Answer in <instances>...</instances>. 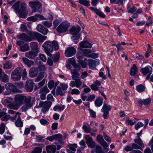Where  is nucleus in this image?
Masks as SVG:
<instances>
[{
	"label": "nucleus",
	"instance_id": "obj_1",
	"mask_svg": "<svg viewBox=\"0 0 153 153\" xmlns=\"http://www.w3.org/2000/svg\"><path fill=\"white\" fill-rule=\"evenodd\" d=\"M13 102L10 103L8 105L9 108L14 110H17L22 105L25 104L22 106V110L23 111H26L32 107L35 102V99H32L30 96H25L21 94H18L15 96L14 98Z\"/></svg>",
	"mask_w": 153,
	"mask_h": 153
},
{
	"label": "nucleus",
	"instance_id": "obj_2",
	"mask_svg": "<svg viewBox=\"0 0 153 153\" xmlns=\"http://www.w3.org/2000/svg\"><path fill=\"white\" fill-rule=\"evenodd\" d=\"M42 46L44 48L46 53L50 56H51L52 55L51 52H52L54 49L55 51H56L59 49L58 44L55 41L51 42H46L42 45Z\"/></svg>",
	"mask_w": 153,
	"mask_h": 153
},
{
	"label": "nucleus",
	"instance_id": "obj_3",
	"mask_svg": "<svg viewBox=\"0 0 153 153\" xmlns=\"http://www.w3.org/2000/svg\"><path fill=\"white\" fill-rule=\"evenodd\" d=\"M30 7L32 9L33 13L38 12L41 13L42 12V4L38 0L30 1L29 3Z\"/></svg>",
	"mask_w": 153,
	"mask_h": 153
},
{
	"label": "nucleus",
	"instance_id": "obj_4",
	"mask_svg": "<svg viewBox=\"0 0 153 153\" xmlns=\"http://www.w3.org/2000/svg\"><path fill=\"white\" fill-rule=\"evenodd\" d=\"M80 47L79 48L80 51L86 54L91 53L92 51L90 49H86L85 48H91L92 44L87 41H82L79 43Z\"/></svg>",
	"mask_w": 153,
	"mask_h": 153
},
{
	"label": "nucleus",
	"instance_id": "obj_5",
	"mask_svg": "<svg viewBox=\"0 0 153 153\" xmlns=\"http://www.w3.org/2000/svg\"><path fill=\"white\" fill-rule=\"evenodd\" d=\"M80 74L78 73L77 75H72L71 76L72 79L74 81L70 82L69 85L72 87L76 86L77 88H79L82 85V82L80 78L79 77Z\"/></svg>",
	"mask_w": 153,
	"mask_h": 153
},
{
	"label": "nucleus",
	"instance_id": "obj_6",
	"mask_svg": "<svg viewBox=\"0 0 153 153\" xmlns=\"http://www.w3.org/2000/svg\"><path fill=\"white\" fill-rule=\"evenodd\" d=\"M81 30V28L78 25L76 27L73 26L70 30V33L73 35L75 36L71 37L73 40H76L79 39L80 36V35L79 32Z\"/></svg>",
	"mask_w": 153,
	"mask_h": 153
},
{
	"label": "nucleus",
	"instance_id": "obj_7",
	"mask_svg": "<svg viewBox=\"0 0 153 153\" xmlns=\"http://www.w3.org/2000/svg\"><path fill=\"white\" fill-rule=\"evenodd\" d=\"M52 104L51 101L43 102L40 101L38 107L39 108H42L41 111L45 114L49 110Z\"/></svg>",
	"mask_w": 153,
	"mask_h": 153
},
{
	"label": "nucleus",
	"instance_id": "obj_8",
	"mask_svg": "<svg viewBox=\"0 0 153 153\" xmlns=\"http://www.w3.org/2000/svg\"><path fill=\"white\" fill-rule=\"evenodd\" d=\"M27 4L25 3H22L19 9L18 13L19 17L22 18H25L27 16L28 12L27 10Z\"/></svg>",
	"mask_w": 153,
	"mask_h": 153
},
{
	"label": "nucleus",
	"instance_id": "obj_9",
	"mask_svg": "<svg viewBox=\"0 0 153 153\" xmlns=\"http://www.w3.org/2000/svg\"><path fill=\"white\" fill-rule=\"evenodd\" d=\"M21 77L20 68L19 67H17L12 72L11 77L14 81H18L20 80Z\"/></svg>",
	"mask_w": 153,
	"mask_h": 153
},
{
	"label": "nucleus",
	"instance_id": "obj_10",
	"mask_svg": "<svg viewBox=\"0 0 153 153\" xmlns=\"http://www.w3.org/2000/svg\"><path fill=\"white\" fill-rule=\"evenodd\" d=\"M62 135L61 134H58L48 137L46 138V139L50 141H52L53 140H55L63 145L64 142L62 140Z\"/></svg>",
	"mask_w": 153,
	"mask_h": 153
},
{
	"label": "nucleus",
	"instance_id": "obj_11",
	"mask_svg": "<svg viewBox=\"0 0 153 153\" xmlns=\"http://www.w3.org/2000/svg\"><path fill=\"white\" fill-rule=\"evenodd\" d=\"M69 24L66 22H62L57 27L56 30L60 33H65L67 31L69 27Z\"/></svg>",
	"mask_w": 153,
	"mask_h": 153
},
{
	"label": "nucleus",
	"instance_id": "obj_12",
	"mask_svg": "<svg viewBox=\"0 0 153 153\" xmlns=\"http://www.w3.org/2000/svg\"><path fill=\"white\" fill-rule=\"evenodd\" d=\"M5 88L6 89L4 93V95H8L12 92H15L16 91L15 86L11 83H7L6 84Z\"/></svg>",
	"mask_w": 153,
	"mask_h": 153
},
{
	"label": "nucleus",
	"instance_id": "obj_13",
	"mask_svg": "<svg viewBox=\"0 0 153 153\" xmlns=\"http://www.w3.org/2000/svg\"><path fill=\"white\" fill-rule=\"evenodd\" d=\"M39 18L41 20H46V18L44 17L42 15L40 14H36L34 16H32L28 17L27 20L28 21H32L33 22L36 21Z\"/></svg>",
	"mask_w": 153,
	"mask_h": 153
},
{
	"label": "nucleus",
	"instance_id": "obj_14",
	"mask_svg": "<svg viewBox=\"0 0 153 153\" xmlns=\"http://www.w3.org/2000/svg\"><path fill=\"white\" fill-rule=\"evenodd\" d=\"M34 83L32 79L27 80L25 84V89L28 92L32 91L33 88Z\"/></svg>",
	"mask_w": 153,
	"mask_h": 153
},
{
	"label": "nucleus",
	"instance_id": "obj_15",
	"mask_svg": "<svg viewBox=\"0 0 153 153\" xmlns=\"http://www.w3.org/2000/svg\"><path fill=\"white\" fill-rule=\"evenodd\" d=\"M85 138L86 140V143L89 147L92 148L95 146V142L93 140L89 135H86L85 137Z\"/></svg>",
	"mask_w": 153,
	"mask_h": 153
},
{
	"label": "nucleus",
	"instance_id": "obj_16",
	"mask_svg": "<svg viewBox=\"0 0 153 153\" xmlns=\"http://www.w3.org/2000/svg\"><path fill=\"white\" fill-rule=\"evenodd\" d=\"M99 60L97 59L93 60L91 59H88V65L89 68L91 69L95 68L97 65L99 64Z\"/></svg>",
	"mask_w": 153,
	"mask_h": 153
},
{
	"label": "nucleus",
	"instance_id": "obj_17",
	"mask_svg": "<svg viewBox=\"0 0 153 153\" xmlns=\"http://www.w3.org/2000/svg\"><path fill=\"white\" fill-rule=\"evenodd\" d=\"M76 52V50L73 47H69L65 51V55L68 57H70L74 55Z\"/></svg>",
	"mask_w": 153,
	"mask_h": 153
},
{
	"label": "nucleus",
	"instance_id": "obj_18",
	"mask_svg": "<svg viewBox=\"0 0 153 153\" xmlns=\"http://www.w3.org/2000/svg\"><path fill=\"white\" fill-rule=\"evenodd\" d=\"M151 100L150 98H148L142 100L141 99H139L138 100L137 102L139 105L140 107H142L143 104L146 106L148 107L149 105L151 102Z\"/></svg>",
	"mask_w": 153,
	"mask_h": 153
},
{
	"label": "nucleus",
	"instance_id": "obj_19",
	"mask_svg": "<svg viewBox=\"0 0 153 153\" xmlns=\"http://www.w3.org/2000/svg\"><path fill=\"white\" fill-rule=\"evenodd\" d=\"M6 110L5 108H3V111L0 112V117H1V120L2 121H7L10 118V115L5 112Z\"/></svg>",
	"mask_w": 153,
	"mask_h": 153
},
{
	"label": "nucleus",
	"instance_id": "obj_20",
	"mask_svg": "<svg viewBox=\"0 0 153 153\" xmlns=\"http://www.w3.org/2000/svg\"><path fill=\"white\" fill-rule=\"evenodd\" d=\"M46 148L47 153H55L56 152V146L54 145L47 146ZM56 153H59V152L58 151Z\"/></svg>",
	"mask_w": 153,
	"mask_h": 153
},
{
	"label": "nucleus",
	"instance_id": "obj_21",
	"mask_svg": "<svg viewBox=\"0 0 153 153\" xmlns=\"http://www.w3.org/2000/svg\"><path fill=\"white\" fill-rule=\"evenodd\" d=\"M37 30L42 34L46 35L48 33V29L41 24L38 25L36 27Z\"/></svg>",
	"mask_w": 153,
	"mask_h": 153
},
{
	"label": "nucleus",
	"instance_id": "obj_22",
	"mask_svg": "<svg viewBox=\"0 0 153 153\" xmlns=\"http://www.w3.org/2000/svg\"><path fill=\"white\" fill-rule=\"evenodd\" d=\"M39 53L34 51L31 50L25 53V56L29 59H34L37 56Z\"/></svg>",
	"mask_w": 153,
	"mask_h": 153
},
{
	"label": "nucleus",
	"instance_id": "obj_23",
	"mask_svg": "<svg viewBox=\"0 0 153 153\" xmlns=\"http://www.w3.org/2000/svg\"><path fill=\"white\" fill-rule=\"evenodd\" d=\"M140 71L144 75H146L147 74H151L152 72V68L150 66H148L145 68H142Z\"/></svg>",
	"mask_w": 153,
	"mask_h": 153
},
{
	"label": "nucleus",
	"instance_id": "obj_24",
	"mask_svg": "<svg viewBox=\"0 0 153 153\" xmlns=\"http://www.w3.org/2000/svg\"><path fill=\"white\" fill-rule=\"evenodd\" d=\"M22 60L24 64L29 68H30L32 66H33L34 65V62L33 61L29 60L26 57H23Z\"/></svg>",
	"mask_w": 153,
	"mask_h": 153
},
{
	"label": "nucleus",
	"instance_id": "obj_25",
	"mask_svg": "<svg viewBox=\"0 0 153 153\" xmlns=\"http://www.w3.org/2000/svg\"><path fill=\"white\" fill-rule=\"evenodd\" d=\"M17 37L24 42L31 41L30 39L29 35L25 33H22L18 36Z\"/></svg>",
	"mask_w": 153,
	"mask_h": 153
},
{
	"label": "nucleus",
	"instance_id": "obj_26",
	"mask_svg": "<svg viewBox=\"0 0 153 153\" xmlns=\"http://www.w3.org/2000/svg\"><path fill=\"white\" fill-rule=\"evenodd\" d=\"M39 71L38 68H37L33 67L30 68L29 71V74L30 77H34L37 75Z\"/></svg>",
	"mask_w": 153,
	"mask_h": 153
},
{
	"label": "nucleus",
	"instance_id": "obj_27",
	"mask_svg": "<svg viewBox=\"0 0 153 153\" xmlns=\"http://www.w3.org/2000/svg\"><path fill=\"white\" fill-rule=\"evenodd\" d=\"M30 45L32 50H31L39 53V51L38 48V45L36 42H32L30 43Z\"/></svg>",
	"mask_w": 153,
	"mask_h": 153
},
{
	"label": "nucleus",
	"instance_id": "obj_28",
	"mask_svg": "<svg viewBox=\"0 0 153 153\" xmlns=\"http://www.w3.org/2000/svg\"><path fill=\"white\" fill-rule=\"evenodd\" d=\"M46 74L44 72L40 73L36 78L35 79V81L38 82L42 79L45 76H46Z\"/></svg>",
	"mask_w": 153,
	"mask_h": 153
},
{
	"label": "nucleus",
	"instance_id": "obj_29",
	"mask_svg": "<svg viewBox=\"0 0 153 153\" xmlns=\"http://www.w3.org/2000/svg\"><path fill=\"white\" fill-rule=\"evenodd\" d=\"M38 33L36 32H33L31 31H28L27 33L29 35V38L30 39L31 41H32L33 39H36Z\"/></svg>",
	"mask_w": 153,
	"mask_h": 153
},
{
	"label": "nucleus",
	"instance_id": "obj_30",
	"mask_svg": "<svg viewBox=\"0 0 153 153\" xmlns=\"http://www.w3.org/2000/svg\"><path fill=\"white\" fill-rule=\"evenodd\" d=\"M138 70V68L135 64L133 65V66L131 68L130 71V75L131 76H134L135 75Z\"/></svg>",
	"mask_w": 153,
	"mask_h": 153
},
{
	"label": "nucleus",
	"instance_id": "obj_31",
	"mask_svg": "<svg viewBox=\"0 0 153 153\" xmlns=\"http://www.w3.org/2000/svg\"><path fill=\"white\" fill-rule=\"evenodd\" d=\"M46 38V36H43L41 34L38 33L36 39L39 42H42L45 40Z\"/></svg>",
	"mask_w": 153,
	"mask_h": 153
},
{
	"label": "nucleus",
	"instance_id": "obj_32",
	"mask_svg": "<svg viewBox=\"0 0 153 153\" xmlns=\"http://www.w3.org/2000/svg\"><path fill=\"white\" fill-rule=\"evenodd\" d=\"M16 126L17 127H22L23 126V123L22 121L20 116L18 115L17 120L15 122Z\"/></svg>",
	"mask_w": 153,
	"mask_h": 153
},
{
	"label": "nucleus",
	"instance_id": "obj_33",
	"mask_svg": "<svg viewBox=\"0 0 153 153\" xmlns=\"http://www.w3.org/2000/svg\"><path fill=\"white\" fill-rule=\"evenodd\" d=\"M20 1H18L16 2L12 7V8L15 11L16 13H18L19 10Z\"/></svg>",
	"mask_w": 153,
	"mask_h": 153
},
{
	"label": "nucleus",
	"instance_id": "obj_34",
	"mask_svg": "<svg viewBox=\"0 0 153 153\" xmlns=\"http://www.w3.org/2000/svg\"><path fill=\"white\" fill-rule=\"evenodd\" d=\"M111 107L110 105H107L105 103L104 104L102 108L101 109L102 112L108 111L109 112L111 110Z\"/></svg>",
	"mask_w": 153,
	"mask_h": 153
},
{
	"label": "nucleus",
	"instance_id": "obj_35",
	"mask_svg": "<svg viewBox=\"0 0 153 153\" xmlns=\"http://www.w3.org/2000/svg\"><path fill=\"white\" fill-rule=\"evenodd\" d=\"M91 152V153H104L102 147L99 146H97L95 150H93Z\"/></svg>",
	"mask_w": 153,
	"mask_h": 153
},
{
	"label": "nucleus",
	"instance_id": "obj_36",
	"mask_svg": "<svg viewBox=\"0 0 153 153\" xmlns=\"http://www.w3.org/2000/svg\"><path fill=\"white\" fill-rule=\"evenodd\" d=\"M68 93L72 95L75 94L77 95L80 94V91L78 89L76 88H70L68 91Z\"/></svg>",
	"mask_w": 153,
	"mask_h": 153
},
{
	"label": "nucleus",
	"instance_id": "obj_37",
	"mask_svg": "<svg viewBox=\"0 0 153 153\" xmlns=\"http://www.w3.org/2000/svg\"><path fill=\"white\" fill-rule=\"evenodd\" d=\"M49 90L47 86H44L41 88L39 90V94H46L49 92Z\"/></svg>",
	"mask_w": 153,
	"mask_h": 153
},
{
	"label": "nucleus",
	"instance_id": "obj_38",
	"mask_svg": "<svg viewBox=\"0 0 153 153\" xmlns=\"http://www.w3.org/2000/svg\"><path fill=\"white\" fill-rule=\"evenodd\" d=\"M20 51L22 52H25L27 51L29 49V47L27 44H25L20 46Z\"/></svg>",
	"mask_w": 153,
	"mask_h": 153
},
{
	"label": "nucleus",
	"instance_id": "obj_39",
	"mask_svg": "<svg viewBox=\"0 0 153 153\" xmlns=\"http://www.w3.org/2000/svg\"><path fill=\"white\" fill-rule=\"evenodd\" d=\"M145 89V87L142 84L138 85L136 87V90L139 92H143Z\"/></svg>",
	"mask_w": 153,
	"mask_h": 153
},
{
	"label": "nucleus",
	"instance_id": "obj_40",
	"mask_svg": "<svg viewBox=\"0 0 153 153\" xmlns=\"http://www.w3.org/2000/svg\"><path fill=\"white\" fill-rule=\"evenodd\" d=\"M95 104L98 107H100L101 106L102 103V99L100 97H99L97 99L95 102Z\"/></svg>",
	"mask_w": 153,
	"mask_h": 153
},
{
	"label": "nucleus",
	"instance_id": "obj_41",
	"mask_svg": "<svg viewBox=\"0 0 153 153\" xmlns=\"http://www.w3.org/2000/svg\"><path fill=\"white\" fill-rule=\"evenodd\" d=\"M134 142L138 144L141 147L143 148L144 147V145L140 137H137V139H135Z\"/></svg>",
	"mask_w": 153,
	"mask_h": 153
},
{
	"label": "nucleus",
	"instance_id": "obj_42",
	"mask_svg": "<svg viewBox=\"0 0 153 153\" xmlns=\"http://www.w3.org/2000/svg\"><path fill=\"white\" fill-rule=\"evenodd\" d=\"M3 65V68L4 69H10L12 67V63L9 62H6Z\"/></svg>",
	"mask_w": 153,
	"mask_h": 153
},
{
	"label": "nucleus",
	"instance_id": "obj_43",
	"mask_svg": "<svg viewBox=\"0 0 153 153\" xmlns=\"http://www.w3.org/2000/svg\"><path fill=\"white\" fill-rule=\"evenodd\" d=\"M77 145L76 144H70L68 145V147L69 148L70 150H71L73 152H75L76 151V148H77Z\"/></svg>",
	"mask_w": 153,
	"mask_h": 153
},
{
	"label": "nucleus",
	"instance_id": "obj_44",
	"mask_svg": "<svg viewBox=\"0 0 153 153\" xmlns=\"http://www.w3.org/2000/svg\"><path fill=\"white\" fill-rule=\"evenodd\" d=\"M79 3L86 6H89L90 2L89 1L86 0H79Z\"/></svg>",
	"mask_w": 153,
	"mask_h": 153
},
{
	"label": "nucleus",
	"instance_id": "obj_45",
	"mask_svg": "<svg viewBox=\"0 0 153 153\" xmlns=\"http://www.w3.org/2000/svg\"><path fill=\"white\" fill-rule=\"evenodd\" d=\"M56 95H59L61 96H63L64 94L63 93L61 88L60 87H58L56 90Z\"/></svg>",
	"mask_w": 153,
	"mask_h": 153
},
{
	"label": "nucleus",
	"instance_id": "obj_46",
	"mask_svg": "<svg viewBox=\"0 0 153 153\" xmlns=\"http://www.w3.org/2000/svg\"><path fill=\"white\" fill-rule=\"evenodd\" d=\"M2 75H3L2 77L1 80V81L4 82H6L8 81V78L7 75L5 73H2Z\"/></svg>",
	"mask_w": 153,
	"mask_h": 153
},
{
	"label": "nucleus",
	"instance_id": "obj_47",
	"mask_svg": "<svg viewBox=\"0 0 153 153\" xmlns=\"http://www.w3.org/2000/svg\"><path fill=\"white\" fill-rule=\"evenodd\" d=\"M82 128L84 130L85 132L87 133H90L91 131V128L89 126H87L85 125H83Z\"/></svg>",
	"mask_w": 153,
	"mask_h": 153
},
{
	"label": "nucleus",
	"instance_id": "obj_48",
	"mask_svg": "<svg viewBox=\"0 0 153 153\" xmlns=\"http://www.w3.org/2000/svg\"><path fill=\"white\" fill-rule=\"evenodd\" d=\"M20 28L22 31L27 33L28 32V30L27 27L26 25L24 23L22 24L21 25Z\"/></svg>",
	"mask_w": 153,
	"mask_h": 153
},
{
	"label": "nucleus",
	"instance_id": "obj_49",
	"mask_svg": "<svg viewBox=\"0 0 153 153\" xmlns=\"http://www.w3.org/2000/svg\"><path fill=\"white\" fill-rule=\"evenodd\" d=\"M42 24L46 26L47 27H49L52 25V23L51 21L49 22L48 21H43Z\"/></svg>",
	"mask_w": 153,
	"mask_h": 153
},
{
	"label": "nucleus",
	"instance_id": "obj_50",
	"mask_svg": "<svg viewBox=\"0 0 153 153\" xmlns=\"http://www.w3.org/2000/svg\"><path fill=\"white\" fill-rule=\"evenodd\" d=\"M45 137H42L41 135H38L36 136V141L40 142H44L45 141V140L43 139V138Z\"/></svg>",
	"mask_w": 153,
	"mask_h": 153
},
{
	"label": "nucleus",
	"instance_id": "obj_51",
	"mask_svg": "<svg viewBox=\"0 0 153 153\" xmlns=\"http://www.w3.org/2000/svg\"><path fill=\"white\" fill-rule=\"evenodd\" d=\"M5 129V125L4 123H2L1 124L0 127V133L2 134L4 131Z\"/></svg>",
	"mask_w": 153,
	"mask_h": 153
},
{
	"label": "nucleus",
	"instance_id": "obj_52",
	"mask_svg": "<svg viewBox=\"0 0 153 153\" xmlns=\"http://www.w3.org/2000/svg\"><path fill=\"white\" fill-rule=\"evenodd\" d=\"M143 124L141 122H139L137 123L135 126V129L137 130L141 127L143 126Z\"/></svg>",
	"mask_w": 153,
	"mask_h": 153
},
{
	"label": "nucleus",
	"instance_id": "obj_53",
	"mask_svg": "<svg viewBox=\"0 0 153 153\" xmlns=\"http://www.w3.org/2000/svg\"><path fill=\"white\" fill-rule=\"evenodd\" d=\"M65 107V105H64L62 107H61L59 105L55 106L53 108V110L56 111L57 109H59L60 111H62L64 109Z\"/></svg>",
	"mask_w": 153,
	"mask_h": 153
},
{
	"label": "nucleus",
	"instance_id": "obj_54",
	"mask_svg": "<svg viewBox=\"0 0 153 153\" xmlns=\"http://www.w3.org/2000/svg\"><path fill=\"white\" fill-rule=\"evenodd\" d=\"M60 56V54L59 52H57L54 55L53 60L54 62H56L58 61Z\"/></svg>",
	"mask_w": 153,
	"mask_h": 153
},
{
	"label": "nucleus",
	"instance_id": "obj_55",
	"mask_svg": "<svg viewBox=\"0 0 153 153\" xmlns=\"http://www.w3.org/2000/svg\"><path fill=\"white\" fill-rule=\"evenodd\" d=\"M126 123L128 125H130L131 126H132L134 124V123L131 120H129L128 117H126Z\"/></svg>",
	"mask_w": 153,
	"mask_h": 153
},
{
	"label": "nucleus",
	"instance_id": "obj_56",
	"mask_svg": "<svg viewBox=\"0 0 153 153\" xmlns=\"http://www.w3.org/2000/svg\"><path fill=\"white\" fill-rule=\"evenodd\" d=\"M136 57L137 59L139 60H142L144 59V56L143 55H140L139 53L136 54Z\"/></svg>",
	"mask_w": 153,
	"mask_h": 153
},
{
	"label": "nucleus",
	"instance_id": "obj_57",
	"mask_svg": "<svg viewBox=\"0 0 153 153\" xmlns=\"http://www.w3.org/2000/svg\"><path fill=\"white\" fill-rule=\"evenodd\" d=\"M90 115L91 117L93 118H95L96 117V112L93 111L91 109L88 110Z\"/></svg>",
	"mask_w": 153,
	"mask_h": 153
},
{
	"label": "nucleus",
	"instance_id": "obj_58",
	"mask_svg": "<svg viewBox=\"0 0 153 153\" xmlns=\"http://www.w3.org/2000/svg\"><path fill=\"white\" fill-rule=\"evenodd\" d=\"M54 82L53 80H51L48 84V86L50 89L52 88L54 86Z\"/></svg>",
	"mask_w": 153,
	"mask_h": 153
},
{
	"label": "nucleus",
	"instance_id": "obj_59",
	"mask_svg": "<svg viewBox=\"0 0 153 153\" xmlns=\"http://www.w3.org/2000/svg\"><path fill=\"white\" fill-rule=\"evenodd\" d=\"M39 57L44 62H45L47 60V58L45 56L42 54H39Z\"/></svg>",
	"mask_w": 153,
	"mask_h": 153
},
{
	"label": "nucleus",
	"instance_id": "obj_60",
	"mask_svg": "<svg viewBox=\"0 0 153 153\" xmlns=\"http://www.w3.org/2000/svg\"><path fill=\"white\" fill-rule=\"evenodd\" d=\"M47 101L48 102L51 101H53L54 100L52 95L51 94H49L47 96Z\"/></svg>",
	"mask_w": 153,
	"mask_h": 153
},
{
	"label": "nucleus",
	"instance_id": "obj_61",
	"mask_svg": "<svg viewBox=\"0 0 153 153\" xmlns=\"http://www.w3.org/2000/svg\"><path fill=\"white\" fill-rule=\"evenodd\" d=\"M68 61L69 63L73 66L76 63V61L73 58L69 59Z\"/></svg>",
	"mask_w": 153,
	"mask_h": 153
},
{
	"label": "nucleus",
	"instance_id": "obj_62",
	"mask_svg": "<svg viewBox=\"0 0 153 153\" xmlns=\"http://www.w3.org/2000/svg\"><path fill=\"white\" fill-rule=\"evenodd\" d=\"M17 87L19 88H21L24 86L23 83L22 82H17L16 83Z\"/></svg>",
	"mask_w": 153,
	"mask_h": 153
},
{
	"label": "nucleus",
	"instance_id": "obj_63",
	"mask_svg": "<svg viewBox=\"0 0 153 153\" xmlns=\"http://www.w3.org/2000/svg\"><path fill=\"white\" fill-rule=\"evenodd\" d=\"M90 87L92 90L97 91L98 90V88L95 84H92L91 86Z\"/></svg>",
	"mask_w": 153,
	"mask_h": 153
},
{
	"label": "nucleus",
	"instance_id": "obj_64",
	"mask_svg": "<svg viewBox=\"0 0 153 153\" xmlns=\"http://www.w3.org/2000/svg\"><path fill=\"white\" fill-rule=\"evenodd\" d=\"M59 22L58 20H55L53 22V29H55L57 27V26L59 25Z\"/></svg>",
	"mask_w": 153,
	"mask_h": 153
}]
</instances>
